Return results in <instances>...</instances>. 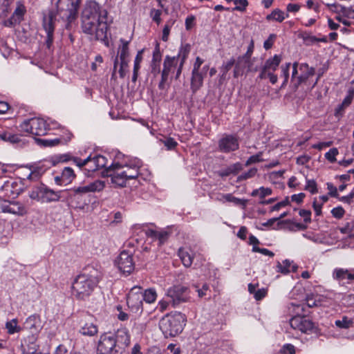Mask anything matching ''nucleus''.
Returning <instances> with one entry per match:
<instances>
[{
  "instance_id": "obj_45",
  "label": "nucleus",
  "mask_w": 354,
  "mask_h": 354,
  "mask_svg": "<svg viewBox=\"0 0 354 354\" xmlns=\"http://www.w3.org/2000/svg\"><path fill=\"white\" fill-rule=\"evenodd\" d=\"M234 3L236 6L233 8V10H238L241 12L245 11L246 7L248 6V0H234Z\"/></svg>"
},
{
  "instance_id": "obj_25",
  "label": "nucleus",
  "mask_w": 354,
  "mask_h": 354,
  "mask_svg": "<svg viewBox=\"0 0 354 354\" xmlns=\"http://www.w3.org/2000/svg\"><path fill=\"white\" fill-rule=\"evenodd\" d=\"M106 158L101 155H97L94 157H91V160L89 161V165L91 163H93V165H89V168L86 169L88 171H95L101 168L105 167L106 165Z\"/></svg>"
},
{
  "instance_id": "obj_49",
  "label": "nucleus",
  "mask_w": 354,
  "mask_h": 354,
  "mask_svg": "<svg viewBox=\"0 0 354 354\" xmlns=\"http://www.w3.org/2000/svg\"><path fill=\"white\" fill-rule=\"evenodd\" d=\"M168 150H172L177 146V142L172 138H166L164 140H160Z\"/></svg>"
},
{
  "instance_id": "obj_46",
  "label": "nucleus",
  "mask_w": 354,
  "mask_h": 354,
  "mask_svg": "<svg viewBox=\"0 0 354 354\" xmlns=\"http://www.w3.org/2000/svg\"><path fill=\"white\" fill-rule=\"evenodd\" d=\"M23 354H37V346L35 343H30L26 346H22Z\"/></svg>"
},
{
  "instance_id": "obj_9",
  "label": "nucleus",
  "mask_w": 354,
  "mask_h": 354,
  "mask_svg": "<svg viewBox=\"0 0 354 354\" xmlns=\"http://www.w3.org/2000/svg\"><path fill=\"white\" fill-rule=\"evenodd\" d=\"M122 166L119 163H115L106 168L102 172L103 176H110L111 182L120 187L126 186L128 179H132L133 176L127 175L125 171H120Z\"/></svg>"
},
{
  "instance_id": "obj_54",
  "label": "nucleus",
  "mask_w": 354,
  "mask_h": 354,
  "mask_svg": "<svg viewBox=\"0 0 354 354\" xmlns=\"http://www.w3.org/2000/svg\"><path fill=\"white\" fill-rule=\"evenodd\" d=\"M306 190L309 191L312 194L317 192V183L314 180H308L305 187Z\"/></svg>"
},
{
  "instance_id": "obj_27",
  "label": "nucleus",
  "mask_w": 354,
  "mask_h": 354,
  "mask_svg": "<svg viewBox=\"0 0 354 354\" xmlns=\"http://www.w3.org/2000/svg\"><path fill=\"white\" fill-rule=\"evenodd\" d=\"M178 256L181 259L183 264L185 267L189 268L192 266L193 262V255L191 251L180 248L178 250Z\"/></svg>"
},
{
  "instance_id": "obj_31",
  "label": "nucleus",
  "mask_w": 354,
  "mask_h": 354,
  "mask_svg": "<svg viewBox=\"0 0 354 354\" xmlns=\"http://www.w3.org/2000/svg\"><path fill=\"white\" fill-rule=\"evenodd\" d=\"M177 57L166 56L163 63L162 71H165L167 74L169 75L171 69L177 65Z\"/></svg>"
},
{
  "instance_id": "obj_35",
  "label": "nucleus",
  "mask_w": 354,
  "mask_h": 354,
  "mask_svg": "<svg viewBox=\"0 0 354 354\" xmlns=\"http://www.w3.org/2000/svg\"><path fill=\"white\" fill-rule=\"evenodd\" d=\"M335 277L338 280L348 279L354 280V273H349L347 270L339 269L335 272Z\"/></svg>"
},
{
  "instance_id": "obj_41",
  "label": "nucleus",
  "mask_w": 354,
  "mask_h": 354,
  "mask_svg": "<svg viewBox=\"0 0 354 354\" xmlns=\"http://www.w3.org/2000/svg\"><path fill=\"white\" fill-rule=\"evenodd\" d=\"M353 320L346 317H344L341 320L339 319L335 321V325L342 328H348L353 326Z\"/></svg>"
},
{
  "instance_id": "obj_11",
  "label": "nucleus",
  "mask_w": 354,
  "mask_h": 354,
  "mask_svg": "<svg viewBox=\"0 0 354 354\" xmlns=\"http://www.w3.org/2000/svg\"><path fill=\"white\" fill-rule=\"evenodd\" d=\"M256 59H252L251 57L239 56L237 58L234 69V77H238L243 75L245 72H254L257 71L259 67L254 64Z\"/></svg>"
},
{
  "instance_id": "obj_38",
  "label": "nucleus",
  "mask_w": 354,
  "mask_h": 354,
  "mask_svg": "<svg viewBox=\"0 0 354 354\" xmlns=\"http://www.w3.org/2000/svg\"><path fill=\"white\" fill-rule=\"evenodd\" d=\"M36 142L42 146V147H53L60 143V140L59 139L54 140H46L41 138H35Z\"/></svg>"
},
{
  "instance_id": "obj_29",
  "label": "nucleus",
  "mask_w": 354,
  "mask_h": 354,
  "mask_svg": "<svg viewBox=\"0 0 354 354\" xmlns=\"http://www.w3.org/2000/svg\"><path fill=\"white\" fill-rule=\"evenodd\" d=\"M28 212L26 207L18 201H11L10 213L17 216H24Z\"/></svg>"
},
{
  "instance_id": "obj_53",
  "label": "nucleus",
  "mask_w": 354,
  "mask_h": 354,
  "mask_svg": "<svg viewBox=\"0 0 354 354\" xmlns=\"http://www.w3.org/2000/svg\"><path fill=\"white\" fill-rule=\"evenodd\" d=\"M6 328L10 334H13L17 332L19 330L17 329V322L16 319H12L10 322H8L6 323Z\"/></svg>"
},
{
  "instance_id": "obj_3",
  "label": "nucleus",
  "mask_w": 354,
  "mask_h": 354,
  "mask_svg": "<svg viewBox=\"0 0 354 354\" xmlns=\"http://www.w3.org/2000/svg\"><path fill=\"white\" fill-rule=\"evenodd\" d=\"M187 317L180 311H170L160 321V328L165 337H176L182 333Z\"/></svg>"
},
{
  "instance_id": "obj_8",
  "label": "nucleus",
  "mask_w": 354,
  "mask_h": 354,
  "mask_svg": "<svg viewBox=\"0 0 354 354\" xmlns=\"http://www.w3.org/2000/svg\"><path fill=\"white\" fill-rule=\"evenodd\" d=\"M29 196L30 198L41 203L58 201L60 198L59 192L48 188L44 184L34 187Z\"/></svg>"
},
{
  "instance_id": "obj_17",
  "label": "nucleus",
  "mask_w": 354,
  "mask_h": 354,
  "mask_svg": "<svg viewBox=\"0 0 354 354\" xmlns=\"http://www.w3.org/2000/svg\"><path fill=\"white\" fill-rule=\"evenodd\" d=\"M26 12V9L24 5L21 2L18 1L17 3V8L12 16L8 19L3 21V25L10 28L19 25L24 20Z\"/></svg>"
},
{
  "instance_id": "obj_43",
  "label": "nucleus",
  "mask_w": 354,
  "mask_h": 354,
  "mask_svg": "<svg viewBox=\"0 0 354 354\" xmlns=\"http://www.w3.org/2000/svg\"><path fill=\"white\" fill-rule=\"evenodd\" d=\"M11 201H7L0 198V212L3 213H10Z\"/></svg>"
},
{
  "instance_id": "obj_50",
  "label": "nucleus",
  "mask_w": 354,
  "mask_h": 354,
  "mask_svg": "<svg viewBox=\"0 0 354 354\" xmlns=\"http://www.w3.org/2000/svg\"><path fill=\"white\" fill-rule=\"evenodd\" d=\"M338 149L337 148L330 149L325 154V158L330 162H335L336 161V156L338 154Z\"/></svg>"
},
{
  "instance_id": "obj_62",
  "label": "nucleus",
  "mask_w": 354,
  "mask_h": 354,
  "mask_svg": "<svg viewBox=\"0 0 354 354\" xmlns=\"http://www.w3.org/2000/svg\"><path fill=\"white\" fill-rule=\"evenodd\" d=\"M327 188L329 191L328 194L330 196L337 198L339 194L337 193V189L336 187H335L331 183H327Z\"/></svg>"
},
{
  "instance_id": "obj_64",
  "label": "nucleus",
  "mask_w": 354,
  "mask_h": 354,
  "mask_svg": "<svg viewBox=\"0 0 354 354\" xmlns=\"http://www.w3.org/2000/svg\"><path fill=\"white\" fill-rule=\"evenodd\" d=\"M145 354H167L165 351H162L159 348L153 346L149 348Z\"/></svg>"
},
{
  "instance_id": "obj_61",
  "label": "nucleus",
  "mask_w": 354,
  "mask_h": 354,
  "mask_svg": "<svg viewBox=\"0 0 354 354\" xmlns=\"http://www.w3.org/2000/svg\"><path fill=\"white\" fill-rule=\"evenodd\" d=\"M353 96H354V91L350 90L348 95L346 96V97L344 99L343 102H342V104H343L346 107L348 106L351 104V103L352 102Z\"/></svg>"
},
{
  "instance_id": "obj_44",
  "label": "nucleus",
  "mask_w": 354,
  "mask_h": 354,
  "mask_svg": "<svg viewBox=\"0 0 354 354\" xmlns=\"http://www.w3.org/2000/svg\"><path fill=\"white\" fill-rule=\"evenodd\" d=\"M262 155H263V152L260 151V152L257 153V154L250 156L245 162V165L246 167H248L252 164L262 162L263 160L261 158Z\"/></svg>"
},
{
  "instance_id": "obj_52",
  "label": "nucleus",
  "mask_w": 354,
  "mask_h": 354,
  "mask_svg": "<svg viewBox=\"0 0 354 354\" xmlns=\"http://www.w3.org/2000/svg\"><path fill=\"white\" fill-rule=\"evenodd\" d=\"M162 11L160 10L152 9L150 12V16L153 21H155L158 25L161 23L160 15Z\"/></svg>"
},
{
  "instance_id": "obj_63",
  "label": "nucleus",
  "mask_w": 354,
  "mask_h": 354,
  "mask_svg": "<svg viewBox=\"0 0 354 354\" xmlns=\"http://www.w3.org/2000/svg\"><path fill=\"white\" fill-rule=\"evenodd\" d=\"M167 350L169 351L171 354H180L181 351L179 346H177L174 344H169L167 346Z\"/></svg>"
},
{
  "instance_id": "obj_12",
  "label": "nucleus",
  "mask_w": 354,
  "mask_h": 354,
  "mask_svg": "<svg viewBox=\"0 0 354 354\" xmlns=\"http://www.w3.org/2000/svg\"><path fill=\"white\" fill-rule=\"evenodd\" d=\"M115 263L123 274L128 276L133 272V254L127 250H122L117 259Z\"/></svg>"
},
{
  "instance_id": "obj_32",
  "label": "nucleus",
  "mask_w": 354,
  "mask_h": 354,
  "mask_svg": "<svg viewBox=\"0 0 354 354\" xmlns=\"http://www.w3.org/2000/svg\"><path fill=\"white\" fill-rule=\"evenodd\" d=\"M181 299L179 297L174 298L173 296L168 297V300H161L159 302L161 310H165L171 304V308H176L180 303Z\"/></svg>"
},
{
  "instance_id": "obj_57",
  "label": "nucleus",
  "mask_w": 354,
  "mask_h": 354,
  "mask_svg": "<svg viewBox=\"0 0 354 354\" xmlns=\"http://www.w3.org/2000/svg\"><path fill=\"white\" fill-rule=\"evenodd\" d=\"M299 214L300 216L304 218V221L306 223H309L311 222V218H310L311 212L310 210L301 209L299 212Z\"/></svg>"
},
{
  "instance_id": "obj_42",
  "label": "nucleus",
  "mask_w": 354,
  "mask_h": 354,
  "mask_svg": "<svg viewBox=\"0 0 354 354\" xmlns=\"http://www.w3.org/2000/svg\"><path fill=\"white\" fill-rule=\"evenodd\" d=\"M187 290V288L182 286H177L174 287L173 292L175 294L174 298L179 297L181 299L180 302H185L186 301L185 298L181 297V295L186 292Z\"/></svg>"
},
{
  "instance_id": "obj_14",
  "label": "nucleus",
  "mask_w": 354,
  "mask_h": 354,
  "mask_svg": "<svg viewBox=\"0 0 354 354\" xmlns=\"http://www.w3.org/2000/svg\"><path fill=\"white\" fill-rule=\"evenodd\" d=\"M239 147L238 138L233 135H225L218 142V149L222 153H230Z\"/></svg>"
},
{
  "instance_id": "obj_39",
  "label": "nucleus",
  "mask_w": 354,
  "mask_h": 354,
  "mask_svg": "<svg viewBox=\"0 0 354 354\" xmlns=\"http://www.w3.org/2000/svg\"><path fill=\"white\" fill-rule=\"evenodd\" d=\"M191 46L189 44H185L184 46H182L177 57V60H178V58L180 57L182 62H185V60L187 57L189 52H190Z\"/></svg>"
},
{
  "instance_id": "obj_16",
  "label": "nucleus",
  "mask_w": 354,
  "mask_h": 354,
  "mask_svg": "<svg viewBox=\"0 0 354 354\" xmlns=\"http://www.w3.org/2000/svg\"><path fill=\"white\" fill-rule=\"evenodd\" d=\"M141 227H146V226H140L138 224L134 225V233L140 230ZM140 233L142 235H145L147 237H151L153 239L158 240V245H161L164 244L168 239L169 236V233L167 231H160L158 232L153 230H148L143 228L142 230H140Z\"/></svg>"
},
{
  "instance_id": "obj_21",
  "label": "nucleus",
  "mask_w": 354,
  "mask_h": 354,
  "mask_svg": "<svg viewBox=\"0 0 354 354\" xmlns=\"http://www.w3.org/2000/svg\"><path fill=\"white\" fill-rule=\"evenodd\" d=\"M115 339L116 340V346L121 348H124L131 344V335L126 328L118 329Z\"/></svg>"
},
{
  "instance_id": "obj_26",
  "label": "nucleus",
  "mask_w": 354,
  "mask_h": 354,
  "mask_svg": "<svg viewBox=\"0 0 354 354\" xmlns=\"http://www.w3.org/2000/svg\"><path fill=\"white\" fill-rule=\"evenodd\" d=\"M292 263L293 261H290L288 259L283 261L282 263L278 261L277 265V271L283 274H287L290 272V271L295 272L297 270L298 266Z\"/></svg>"
},
{
  "instance_id": "obj_20",
  "label": "nucleus",
  "mask_w": 354,
  "mask_h": 354,
  "mask_svg": "<svg viewBox=\"0 0 354 354\" xmlns=\"http://www.w3.org/2000/svg\"><path fill=\"white\" fill-rule=\"evenodd\" d=\"M74 171L71 167H65L60 176L55 177V181L57 185H67L71 183L75 178Z\"/></svg>"
},
{
  "instance_id": "obj_28",
  "label": "nucleus",
  "mask_w": 354,
  "mask_h": 354,
  "mask_svg": "<svg viewBox=\"0 0 354 354\" xmlns=\"http://www.w3.org/2000/svg\"><path fill=\"white\" fill-rule=\"evenodd\" d=\"M0 140L12 144L18 143L21 140L19 135L4 130H0Z\"/></svg>"
},
{
  "instance_id": "obj_1",
  "label": "nucleus",
  "mask_w": 354,
  "mask_h": 354,
  "mask_svg": "<svg viewBox=\"0 0 354 354\" xmlns=\"http://www.w3.org/2000/svg\"><path fill=\"white\" fill-rule=\"evenodd\" d=\"M80 0H57L55 4L56 10L49 11L48 16L43 18V28L46 32V45L50 48L53 43L55 20L56 16L64 22L65 28L71 30L77 19Z\"/></svg>"
},
{
  "instance_id": "obj_58",
  "label": "nucleus",
  "mask_w": 354,
  "mask_h": 354,
  "mask_svg": "<svg viewBox=\"0 0 354 354\" xmlns=\"http://www.w3.org/2000/svg\"><path fill=\"white\" fill-rule=\"evenodd\" d=\"M290 201L289 198L286 197L284 200L281 202L277 203L271 208V211H278L281 207H285L289 205Z\"/></svg>"
},
{
  "instance_id": "obj_23",
  "label": "nucleus",
  "mask_w": 354,
  "mask_h": 354,
  "mask_svg": "<svg viewBox=\"0 0 354 354\" xmlns=\"http://www.w3.org/2000/svg\"><path fill=\"white\" fill-rule=\"evenodd\" d=\"M290 324L292 327H297L301 330H308L313 328V323L305 317H294L291 319Z\"/></svg>"
},
{
  "instance_id": "obj_30",
  "label": "nucleus",
  "mask_w": 354,
  "mask_h": 354,
  "mask_svg": "<svg viewBox=\"0 0 354 354\" xmlns=\"http://www.w3.org/2000/svg\"><path fill=\"white\" fill-rule=\"evenodd\" d=\"M328 6L335 8H336L335 12H342L343 15V17H344L354 19V10H353L351 8H346L342 5H338V4H331V5H328Z\"/></svg>"
},
{
  "instance_id": "obj_6",
  "label": "nucleus",
  "mask_w": 354,
  "mask_h": 354,
  "mask_svg": "<svg viewBox=\"0 0 354 354\" xmlns=\"http://www.w3.org/2000/svg\"><path fill=\"white\" fill-rule=\"evenodd\" d=\"M46 122L41 118H32L24 120L20 124L21 132L31 134L35 136H42L46 134L48 129Z\"/></svg>"
},
{
  "instance_id": "obj_60",
  "label": "nucleus",
  "mask_w": 354,
  "mask_h": 354,
  "mask_svg": "<svg viewBox=\"0 0 354 354\" xmlns=\"http://www.w3.org/2000/svg\"><path fill=\"white\" fill-rule=\"evenodd\" d=\"M319 301H317L314 297H308L306 298V304L308 308H314L319 306Z\"/></svg>"
},
{
  "instance_id": "obj_34",
  "label": "nucleus",
  "mask_w": 354,
  "mask_h": 354,
  "mask_svg": "<svg viewBox=\"0 0 354 354\" xmlns=\"http://www.w3.org/2000/svg\"><path fill=\"white\" fill-rule=\"evenodd\" d=\"M84 335L93 336L97 333V328L93 324H86L80 330Z\"/></svg>"
},
{
  "instance_id": "obj_59",
  "label": "nucleus",
  "mask_w": 354,
  "mask_h": 354,
  "mask_svg": "<svg viewBox=\"0 0 354 354\" xmlns=\"http://www.w3.org/2000/svg\"><path fill=\"white\" fill-rule=\"evenodd\" d=\"M230 168V172L232 174H237L240 171L243 169V165L240 162H236L228 167Z\"/></svg>"
},
{
  "instance_id": "obj_40",
  "label": "nucleus",
  "mask_w": 354,
  "mask_h": 354,
  "mask_svg": "<svg viewBox=\"0 0 354 354\" xmlns=\"http://www.w3.org/2000/svg\"><path fill=\"white\" fill-rule=\"evenodd\" d=\"M257 169L255 167L251 168L247 172L243 173L237 178V182H241L254 177L257 173Z\"/></svg>"
},
{
  "instance_id": "obj_4",
  "label": "nucleus",
  "mask_w": 354,
  "mask_h": 354,
  "mask_svg": "<svg viewBox=\"0 0 354 354\" xmlns=\"http://www.w3.org/2000/svg\"><path fill=\"white\" fill-rule=\"evenodd\" d=\"M107 11L102 10L99 17H91L88 25L82 24V30L84 33L95 35L96 40L106 41L107 39Z\"/></svg>"
},
{
  "instance_id": "obj_24",
  "label": "nucleus",
  "mask_w": 354,
  "mask_h": 354,
  "mask_svg": "<svg viewBox=\"0 0 354 354\" xmlns=\"http://www.w3.org/2000/svg\"><path fill=\"white\" fill-rule=\"evenodd\" d=\"M204 75L202 72L192 71L191 78V90L196 93L203 86Z\"/></svg>"
},
{
  "instance_id": "obj_56",
  "label": "nucleus",
  "mask_w": 354,
  "mask_h": 354,
  "mask_svg": "<svg viewBox=\"0 0 354 354\" xmlns=\"http://www.w3.org/2000/svg\"><path fill=\"white\" fill-rule=\"evenodd\" d=\"M331 214L335 218L339 219L344 216V215L345 214V211L343 207L339 206V207L333 208L331 210Z\"/></svg>"
},
{
  "instance_id": "obj_33",
  "label": "nucleus",
  "mask_w": 354,
  "mask_h": 354,
  "mask_svg": "<svg viewBox=\"0 0 354 354\" xmlns=\"http://www.w3.org/2000/svg\"><path fill=\"white\" fill-rule=\"evenodd\" d=\"M285 19L284 12L277 8L274 10L270 15H267L266 19L268 21H276L278 22H282Z\"/></svg>"
},
{
  "instance_id": "obj_36",
  "label": "nucleus",
  "mask_w": 354,
  "mask_h": 354,
  "mask_svg": "<svg viewBox=\"0 0 354 354\" xmlns=\"http://www.w3.org/2000/svg\"><path fill=\"white\" fill-rule=\"evenodd\" d=\"M290 65H291L290 63H286V64L282 65L281 66V77H282L283 78V82L281 86V88H284L288 82L289 69H290Z\"/></svg>"
},
{
  "instance_id": "obj_15",
  "label": "nucleus",
  "mask_w": 354,
  "mask_h": 354,
  "mask_svg": "<svg viewBox=\"0 0 354 354\" xmlns=\"http://www.w3.org/2000/svg\"><path fill=\"white\" fill-rule=\"evenodd\" d=\"M115 337L111 334H104L100 337L97 345V354H109L116 347Z\"/></svg>"
},
{
  "instance_id": "obj_51",
  "label": "nucleus",
  "mask_w": 354,
  "mask_h": 354,
  "mask_svg": "<svg viewBox=\"0 0 354 354\" xmlns=\"http://www.w3.org/2000/svg\"><path fill=\"white\" fill-rule=\"evenodd\" d=\"M236 61L234 58H231L229 61L223 64L221 67L223 76L225 75L232 68V67L236 64Z\"/></svg>"
},
{
  "instance_id": "obj_19",
  "label": "nucleus",
  "mask_w": 354,
  "mask_h": 354,
  "mask_svg": "<svg viewBox=\"0 0 354 354\" xmlns=\"http://www.w3.org/2000/svg\"><path fill=\"white\" fill-rule=\"evenodd\" d=\"M162 60V54L160 53V44L156 42L155 49L153 53V57L151 64V73L156 76L160 72V62Z\"/></svg>"
},
{
  "instance_id": "obj_13",
  "label": "nucleus",
  "mask_w": 354,
  "mask_h": 354,
  "mask_svg": "<svg viewBox=\"0 0 354 354\" xmlns=\"http://www.w3.org/2000/svg\"><path fill=\"white\" fill-rule=\"evenodd\" d=\"M101 9L100 5L94 1H91L86 3L84 6L81 15L82 24H85L86 26L89 24L88 19L91 17H99L101 16Z\"/></svg>"
},
{
  "instance_id": "obj_22",
  "label": "nucleus",
  "mask_w": 354,
  "mask_h": 354,
  "mask_svg": "<svg viewBox=\"0 0 354 354\" xmlns=\"http://www.w3.org/2000/svg\"><path fill=\"white\" fill-rule=\"evenodd\" d=\"M299 69L303 71V73L298 76L295 85V90H297L299 85L303 82H305L310 77L314 75L315 68L309 67L308 64L304 63L299 66Z\"/></svg>"
},
{
  "instance_id": "obj_5",
  "label": "nucleus",
  "mask_w": 354,
  "mask_h": 354,
  "mask_svg": "<svg viewBox=\"0 0 354 354\" xmlns=\"http://www.w3.org/2000/svg\"><path fill=\"white\" fill-rule=\"evenodd\" d=\"M122 45L120 46L118 51V57H116L113 71L115 73L118 71L120 76L124 77L129 71V62L130 61V54L129 51V41L120 39Z\"/></svg>"
},
{
  "instance_id": "obj_48",
  "label": "nucleus",
  "mask_w": 354,
  "mask_h": 354,
  "mask_svg": "<svg viewBox=\"0 0 354 354\" xmlns=\"http://www.w3.org/2000/svg\"><path fill=\"white\" fill-rule=\"evenodd\" d=\"M73 160L74 163L80 168H82L84 166H87V167L89 168V161L91 160V156H89L84 160H82L78 157H73Z\"/></svg>"
},
{
  "instance_id": "obj_55",
  "label": "nucleus",
  "mask_w": 354,
  "mask_h": 354,
  "mask_svg": "<svg viewBox=\"0 0 354 354\" xmlns=\"http://www.w3.org/2000/svg\"><path fill=\"white\" fill-rule=\"evenodd\" d=\"M281 353L283 354H295V347L291 344H286L281 348Z\"/></svg>"
},
{
  "instance_id": "obj_2",
  "label": "nucleus",
  "mask_w": 354,
  "mask_h": 354,
  "mask_svg": "<svg viewBox=\"0 0 354 354\" xmlns=\"http://www.w3.org/2000/svg\"><path fill=\"white\" fill-rule=\"evenodd\" d=\"M101 277V272L92 266H88L79 274L72 285V295L79 300H84L93 291Z\"/></svg>"
},
{
  "instance_id": "obj_10",
  "label": "nucleus",
  "mask_w": 354,
  "mask_h": 354,
  "mask_svg": "<svg viewBox=\"0 0 354 354\" xmlns=\"http://www.w3.org/2000/svg\"><path fill=\"white\" fill-rule=\"evenodd\" d=\"M104 186V181L95 180L87 185L73 188L69 191L68 198L71 202L75 200L79 201L87 193L102 191Z\"/></svg>"
},
{
  "instance_id": "obj_18",
  "label": "nucleus",
  "mask_w": 354,
  "mask_h": 354,
  "mask_svg": "<svg viewBox=\"0 0 354 354\" xmlns=\"http://www.w3.org/2000/svg\"><path fill=\"white\" fill-rule=\"evenodd\" d=\"M157 297L156 292L153 288L145 290L144 292H136L134 293V299L139 300V303L134 304V307L139 309L142 308V300L151 304L155 301Z\"/></svg>"
},
{
  "instance_id": "obj_47",
  "label": "nucleus",
  "mask_w": 354,
  "mask_h": 354,
  "mask_svg": "<svg viewBox=\"0 0 354 354\" xmlns=\"http://www.w3.org/2000/svg\"><path fill=\"white\" fill-rule=\"evenodd\" d=\"M298 66H299L298 62H295L292 64V76H291V84H292V87H293V89L295 91H296L295 90V85H296V82H297V80H298V76H299V75H297V73H298V71H297Z\"/></svg>"
},
{
  "instance_id": "obj_37",
  "label": "nucleus",
  "mask_w": 354,
  "mask_h": 354,
  "mask_svg": "<svg viewBox=\"0 0 354 354\" xmlns=\"http://www.w3.org/2000/svg\"><path fill=\"white\" fill-rule=\"evenodd\" d=\"M175 21H176V20L173 19H171L167 21V23L165 25L163 30H162V41H167L168 40L169 32H170V29L174 24Z\"/></svg>"
},
{
  "instance_id": "obj_7",
  "label": "nucleus",
  "mask_w": 354,
  "mask_h": 354,
  "mask_svg": "<svg viewBox=\"0 0 354 354\" xmlns=\"http://www.w3.org/2000/svg\"><path fill=\"white\" fill-rule=\"evenodd\" d=\"M281 62V56L278 55L268 59L262 66L258 77L261 80L269 78L272 84H276L278 78L274 72L278 68Z\"/></svg>"
}]
</instances>
